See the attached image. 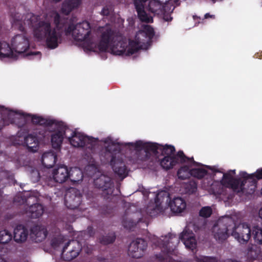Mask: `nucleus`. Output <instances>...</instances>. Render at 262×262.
<instances>
[{
    "label": "nucleus",
    "mask_w": 262,
    "mask_h": 262,
    "mask_svg": "<svg viewBox=\"0 0 262 262\" xmlns=\"http://www.w3.org/2000/svg\"><path fill=\"white\" fill-rule=\"evenodd\" d=\"M170 237H171V236H166L164 237L163 239L161 240V242H164V243H167L168 242H169L168 240H169V238H170V239H172V238H173Z\"/></svg>",
    "instance_id": "37998d69"
},
{
    "label": "nucleus",
    "mask_w": 262,
    "mask_h": 262,
    "mask_svg": "<svg viewBox=\"0 0 262 262\" xmlns=\"http://www.w3.org/2000/svg\"><path fill=\"white\" fill-rule=\"evenodd\" d=\"M147 0H134V5L138 12V17L141 20L146 21H150L151 17L146 15L144 16V14H145V11L142 10L143 4L145 3Z\"/></svg>",
    "instance_id": "393cba45"
},
{
    "label": "nucleus",
    "mask_w": 262,
    "mask_h": 262,
    "mask_svg": "<svg viewBox=\"0 0 262 262\" xmlns=\"http://www.w3.org/2000/svg\"><path fill=\"white\" fill-rule=\"evenodd\" d=\"M56 233L57 235H54L51 239V245L54 248L58 247L65 241V237L59 234V229L56 230Z\"/></svg>",
    "instance_id": "c756f323"
},
{
    "label": "nucleus",
    "mask_w": 262,
    "mask_h": 262,
    "mask_svg": "<svg viewBox=\"0 0 262 262\" xmlns=\"http://www.w3.org/2000/svg\"><path fill=\"white\" fill-rule=\"evenodd\" d=\"M205 18H214V15H210L209 13H206L204 16Z\"/></svg>",
    "instance_id": "c03bdc74"
},
{
    "label": "nucleus",
    "mask_w": 262,
    "mask_h": 262,
    "mask_svg": "<svg viewBox=\"0 0 262 262\" xmlns=\"http://www.w3.org/2000/svg\"><path fill=\"white\" fill-rule=\"evenodd\" d=\"M163 19L165 20V21H170L172 19V17L170 16V15L169 14H165V13H164L163 14Z\"/></svg>",
    "instance_id": "79ce46f5"
},
{
    "label": "nucleus",
    "mask_w": 262,
    "mask_h": 262,
    "mask_svg": "<svg viewBox=\"0 0 262 262\" xmlns=\"http://www.w3.org/2000/svg\"><path fill=\"white\" fill-rule=\"evenodd\" d=\"M212 210L210 207H203L200 211V215L203 217H208L212 214Z\"/></svg>",
    "instance_id": "c9c22d12"
},
{
    "label": "nucleus",
    "mask_w": 262,
    "mask_h": 262,
    "mask_svg": "<svg viewBox=\"0 0 262 262\" xmlns=\"http://www.w3.org/2000/svg\"><path fill=\"white\" fill-rule=\"evenodd\" d=\"M114 161H111L113 168L115 173L120 176L124 177L126 176V170L124 164L121 162H117L113 163Z\"/></svg>",
    "instance_id": "c85d7f7f"
},
{
    "label": "nucleus",
    "mask_w": 262,
    "mask_h": 262,
    "mask_svg": "<svg viewBox=\"0 0 262 262\" xmlns=\"http://www.w3.org/2000/svg\"><path fill=\"white\" fill-rule=\"evenodd\" d=\"M90 168H92L94 169L95 170L96 169V168L95 167H91V166H89L87 168H88V169H89Z\"/></svg>",
    "instance_id": "09e8293b"
},
{
    "label": "nucleus",
    "mask_w": 262,
    "mask_h": 262,
    "mask_svg": "<svg viewBox=\"0 0 262 262\" xmlns=\"http://www.w3.org/2000/svg\"><path fill=\"white\" fill-rule=\"evenodd\" d=\"M110 38L108 42V46L105 50L112 54L116 55H130L133 54V51L130 41L122 36H115L114 31L110 27Z\"/></svg>",
    "instance_id": "423d86ee"
},
{
    "label": "nucleus",
    "mask_w": 262,
    "mask_h": 262,
    "mask_svg": "<svg viewBox=\"0 0 262 262\" xmlns=\"http://www.w3.org/2000/svg\"><path fill=\"white\" fill-rule=\"evenodd\" d=\"M70 179L73 183H77L81 181L83 178V173L81 170L77 167L71 168L69 170Z\"/></svg>",
    "instance_id": "bb28decb"
},
{
    "label": "nucleus",
    "mask_w": 262,
    "mask_h": 262,
    "mask_svg": "<svg viewBox=\"0 0 262 262\" xmlns=\"http://www.w3.org/2000/svg\"><path fill=\"white\" fill-rule=\"evenodd\" d=\"M137 150L143 149L147 152L152 151L158 152V150H162V154L164 157L161 160L160 164L165 169L172 168L179 161L185 162L186 158L184 157L183 152H179L175 155L174 147L171 145H165L159 147L156 144L153 143H144L141 141H137L135 143H129Z\"/></svg>",
    "instance_id": "7ed1b4c3"
},
{
    "label": "nucleus",
    "mask_w": 262,
    "mask_h": 262,
    "mask_svg": "<svg viewBox=\"0 0 262 262\" xmlns=\"http://www.w3.org/2000/svg\"><path fill=\"white\" fill-rule=\"evenodd\" d=\"M0 262H8L6 259L0 257Z\"/></svg>",
    "instance_id": "de8ad7c7"
},
{
    "label": "nucleus",
    "mask_w": 262,
    "mask_h": 262,
    "mask_svg": "<svg viewBox=\"0 0 262 262\" xmlns=\"http://www.w3.org/2000/svg\"><path fill=\"white\" fill-rule=\"evenodd\" d=\"M12 238V235L8 230L4 229L0 231V244H7L11 241Z\"/></svg>",
    "instance_id": "2f4dec72"
},
{
    "label": "nucleus",
    "mask_w": 262,
    "mask_h": 262,
    "mask_svg": "<svg viewBox=\"0 0 262 262\" xmlns=\"http://www.w3.org/2000/svg\"><path fill=\"white\" fill-rule=\"evenodd\" d=\"M191 176V165L189 167L187 165H185L178 171V176L179 178L181 179L189 178Z\"/></svg>",
    "instance_id": "7c9ffc66"
},
{
    "label": "nucleus",
    "mask_w": 262,
    "mask_h": 262,
    "mask_svg": "<svg viewBox=\"0 0 262 262\" xmlns=\"http://www.w3.org/2000/svg\"><path fill=\"white\" fill-rule=\"evenodd\" d=\"M39 52L33 53L32 54V55H39Z\"/></svg>",
    "instance_id": "8fccbe9b"
},
{
    "label": "nucleus",
    "mask_w": 262,
    "mask_h": 262,
    "mask_svg": "<svg viewBox=\"0 0 262 262\" xmlns=\"http://www.w3.org/2000/svg\"><path fill=\"white\" fill-rule=\"evenodd\" d=\"M81 250V246L79 242L71 241L64 247L62 253L63 258L70 261L77 257Z\"/></svg>",
    "instance_id": "9b49d317"
},
{
    "label": "nucleus",
    "mask_w": 262,
    "mask_h": 262,
    "mask_svg": "<svg viewBox=\"0 0 262 262\" xmlns=\"http://www.w3.org/2000/svg\"><path fill=\"white\" fill-rule=\"evenodd\" d=\"M258 215L259 217L262 219V207L259 210Z\"/></svg>",
    "instance_id": "49530a36"
},
{
    "label": "nucleus",
    "mask_w": 262,
    "mask_h": 262,
    "mask_svg": "<svg viewBox=\"0 0 262 262\" xmlns=\"http://www.w3.org/2000/svg\"><path fill=\"white\" fill-rule=\"evenodd\" d=\"M148 0L146 1L145 3L143 4V8L142 10H144V11L145 12V14H144V16H146V15H147L148 16H149L151 17V20L150 21H146L141 20L140 18V19L142 21H145L147 23H150L152 21V17L148 14L147 13V10H149L151 12L153 13H157L160 14V12H162V8H164L165 9L166 6H163V4L165 3V2H167V0L165 1V2L163 0H150L148 7H146V3Z\"/></svg>",
    "instance_id": "ddd939ff"
},
{
    "label": "nucleus",
    "mask_w": 262,
    "mask_h": 262,
    "mask_svg": "<svg viewBox=\"0 0 262 262\" xmlns=\"http://www.w3.org/2000/svg\"><path fill=\"white\" fill-rule=\"evenodd\" d=\"M147 247V243L141 238L133 241L128 248V254L134 258H140L144 254Z\"/></svg>",
    "instance_id": "f8f14e48"
},
{
    "label": "nucleus",
    "mask_w": 262,
    "mask_h": 262,
    "mask_svg": "<svg viewBox=\"0 0 262 262\" xmlns=\"http://www.w3.org/2000/svg\"><path fill=\"white\" fill-rule=\"evenodd\" d=\"M81 202V196L77 190L73 188L67 192L65 203L68 208L75 209L80 205Z\"/></svg>",
    "instance_id": "4468645a"
},
{
    "label": "nucleus",
    "mask_w": 262,
    "mask_h": 262,
    "mask_svg": "<svg viewBox=\"0 0 262 262\" xmlns=\"http://www.w3.org/2000/svg\"><path fill=\"white\" fill-rule=\"evenodd\" d=\"M234 174L235 170L224 173L221 184L225 187L231 188L235 192H240L243 191L244 186L247 181L254 182L255 178L257 180L262 179V168L258 169L254 173L250 175L244 171L241 172L240 176L245 179L244 181L233 179V177Z\"/></svg>",
    "instance_id": "39448f33"
},
{
    "label": "nucleus",
    "mask_w": 262,
    "mask_h": 262,
    "mask_svg": "<svg viewBox=\"0 0 262 262\" xmlns=\"http://www.w3.org/2000/svg\"><path fill=\"white\" fill-rule=\"evenodd\" d=\"M71 145L74 147H82L86 145L90 141L88 137L84 136L80 133H76L71 137H69Z\"/></svg>",
    "instance_id": "a211bd4d"
},
{
    "label": "nucleus",
    "mask_w": 262,
    "mask_h": 262,
    "mask_svg": "<svg viewBox=\"0 0 262 262\" xmlns=\"http://www.w3.org/2000/svg\"><path fill=\"white\" fill-rule=\"evenodd\" d=\"M27 146L28 150L32 152H36L38 149L39 141L37 138L34 135H29L24 138L23 143Z\"/></svg>",
    "instance_id": "412c9836"
},
{
    "label": "nucleus",
    "mask_w": 262,
    "mask_h": 262,
    "mask_svg": "<svg viewBox=\"0 0 262 262\" xmlns=\"http://www.w3.org/2000/svg\"><path fill=\"white\" fill-rule=\"evenodd\" d=\"M196 262H217V259L214 257L199 255L195 257Z\"/></svg>",
    "instance_id": "f704fd0d"
},
{
    "label": "nucleus",
    "mask_w": 262,
    "mask_h": 262,
    "mask_svg": "<svg viewBox=\"0 0 262 262\" xmlns=\"http://www.w3.org/2000/svg\"><path fill=\"white\" fill-rule=\"evenodd\" d=\"M115 238V236L114 235H112L111 236L102 237L100 239V242L104 244H108L113 242Z\"/></svg>",
    "instance_id": "58836bf2"
},
{
    "label": "nucleus",
    "mask_w": 262,
    "mask_h": 262,
    "mask_svg": "<svg viewBox=\"0 0 262 262\" xmlns=\"http://www.w3.org/2000/svg\"><path fill=\"white\" fill-rule=\"evenodd\" d=\"M111 11L112 10L111 8L108 7H105L102 9L101 13L103 15H108L111 13Z\"/></svg>",
    "instance_id": "a19ab883"
},
{
    "label": "nucleus",
    "mask_w": 262,
    "mask_h": 262,
    "mask_svg": "<svg viewBox=\"0 0 262 262\" xmlns=\"http://www.w3.org/2000/svg\"><path fill=\"white\" fill-rule=\"evenodd\" d=\"M105 143L108 144L107 145H105V147L109 151L117 150V144L113 142L110 138L107 139L105 141Z\"/></svg>",
    "instance_id": "e433bc0d"
},
{
    "label": "nucleus",
    "mask_w": 262,
    "mask_h": 262,
    "mask_svg": "<svg viewBox=\"0 0 262 262\" xmlns=\"http://www.w3.org/2000/svg\"><path fill=\"white\" fill-rule=\"evenodd\" d=\"M231 235L240 244L247 243L251 236L250 225L245 222L239 223L234 226Z\"/></svg>",
    "instance_id": "9d476101"
},
{
    "label": "nucleus",
    "mask_w": 262,
    "mask_h": 262,
    "mask_svg": "<svg viewBox=\"0 0 262 262\" xmlns=\"http://www.w3.org/2000/svg\"><path fill=\"white\" fill-rule=\"evenodd\" d=\"M233 223L232 219L228 216L224 217L220 219L217 226L214 227L213 232L216 240L222 242L228 236V227Z\"/></svg>",
    "instance_id": "1a4fd4ad"
},
{
    "label": "nucleus",
    "mask_w": 262,
    "mask_h": 262,
    "mask_svg": "<svg viewBox=\"0 0 262 262\" xmlns=\"http://www.w3.org/2000/svg\"><path fill=\"white\" fill-rule=\"evenodd\" d=\"M110 26L107 25L93 32L87 21L72 24L65 28L66 35H71L75 41L81 43L85 50L94 52L106 50L110 38Z\"/></svg>",
    "instance_id": "f03ea898"
},
{
    "label": "nucleus",
    "mask_w": 262,
    "mask_h": 262,
    "mask_svg": "<svg viewBox=\"0 0 262 262\" xmlns=\"http://www.w3.org/2000/svg\"><path fill=\"white\" fill-rule=\"evenodd\" d=\"M169 207L172 212L180 213L186 209V203L181 197H176L170 201L168 193L165 191H162L157 193L155 203L150 205L148 209L154 211V212H150L151 215H155L160 213H165L168 210Z\"/></svg>",
    "instance_id": "20e7f679"
},
{
    "label": "nucleus",
    "mask_w": 262,
    "mask_h": 262,
    "mask_svg": "<svg viewBox=\"0 0 262 262\" xmlns=\"http://www.w3.org/2000/svg\"><path fill=\"white\" fill-rule=\"evenodd\" d=\"M56 161V155L52 152H46L42 156V163L48 168L53 166Z\"/></svg>",
    "instance_id": "a878e982"
},
{
    "label": "nucleus",
    "mask_w": 262,
    "mask_h": 262,
    "mask_svg": "<svg viewBox=\"0 0 262 262\" xmlns=\"http://www.w3.org/2000/svg\"><path fill=\"white\" fill-rule=\"evenodd\" d=\"M165 244V243H163H163H160L159 242H158V245H163V246H164Z\"/></svg>",
    "instance_id": "3c124183"
},
{
    "label": "nucleus",
    "mask_w": 262,
    "mask_h": 262,
    "mask_svg": "<svg viewBox=\"0 0 262 262\" xmlns=\"http://www.w3.org/2000/svg\"><path fill=\"white\" fill-rule=\"evenodd\" d=\"M27 212L32 217L37 218L43 214V207L41 204H36L31 206Z\"/></svg>",
    "instance_id": "cd10ccee"
},
{
    "label": "nucleus",
    "mask_w": 262,
    "mask_h": 262,
    "mask_svg": "<svg viewBox=\"0 0 262 262\" xmlns=\"http://www.w3.org/2000/svg\"><path fill=\"white\" fill-rule=\"evenodd\" d=\"M14 201H15V202H16V201H17L16 197L14 199Z\"/></svg>",
    "instance_id": "603ef678"
},
{
    "label": "nucleus",
    "mask_w": 262,
    "mask_h": 262,
    "mask_svg": "<svg viewBox=\"0 0 262 262\" xmlns=\"http://www.w3.org/2000/svg\"><path fill=\"white\" fill-rule=\"evenodd\" d=\"M15 56L9 45L5 41L0 42V59L14 58Z\"/></svg>",
    "instance_id": "4be33fe9"
},
{
    "label": "nucleus",
    "mask_w": 262,
    "mask_h": 262,
    "mask_svg": "<svg viewBox=\"0 0 262 262\" xmlns=\"http://www.w3.org/2000/svg\"><path fill=\"white\" fill-rule=\"evenodd\" d=\"M48 233L47 229L43 226H35L31 230V236L35 242H41L44 241Z\"/></svg>",
    "instance_id": "f3484780"
},
{
    "label": "nucleus",
    "mask_w": 262,
    "mask_h": 262,
    "mask_svg": "<svg viewBox=\"0 0 262 262\" xmlns=\"http://www.w3.org/2000/svg\"><path fill=\"white\" fill-rule=\"evenodd\" d=\"M31 117V119L32 121L35 124H50L51 121H48L45 120L44 118L37 116V115H29Z\"/></svg>",
    "instance_id": "72a5a7b5"
},
{
    "label": "nucleus",
    "mask_w": 262,
    "mask_h": 262,
    "mask_svg": "<svg viewBox=\"0 0 262 262\" xmlns=\"http://www.w3.org/2000/svg\"><path fill=\"white\" fill-rule=\"evenodd\" d=\"M154 35L153 29L150 26L144 25L143 30L136 35L134 40L129 41L133 53H134L139 49H146Z\"/></svg>",
    "instance_id": "0eeeda50"
},
{
    "label": "nucleus",
    "mask_w": 262,
    "mask_h": 262,
    "mask_svg": "<svg viewBox=\"0 0 262 262\" xmlns=\"http://www.w3.org/2000/svg\"><path fill=\"white\" fill-rule=\"evenodd\" d=\"M12 25L21 32L14 35L11 40L13 49L18 53L25 52L30 46L29 38L25 32L27 26L32 28L35 39L39 41L45 40L47 46L51 49L56 48L61 42L59 30L63 27V23L56 11H50L41 16L31 13L24 16L17 13L12 16Z\"/></svg>",
    "instance_id": "f257e3e1"
},
{
    "label": "nucleus",
    "mask_w": 262,
    "mask_h": 262,
    "mask_svg": "<svg viewBox=\"0 0 262 262\" xmlns=\"http://www.w3.org/2000/svg\"><path fill=\"white\" fill-rule=\"evenodd\" d=\"M28 231L23 225H18L14 230V239L18 243L25 242L28 237Z\"/></svg>",
    "instance_id": "aec40b11"
},
{
    "label": "nucleus",
    "mask_w": 262,
    "mask_h": 262,
    "mask_svg": "<svg viewBox=\"0 0 262 262\" xmlns=\"http://www.w3.org/2000/svg\"><path fill=\"white\" fill-rule=\"evenodd\" d=\"M253 236L255 243L262 244V228L255 227L253 229Z\"/></svg>",
    "instance_id": "473e14b6"
},
{
    "label": "nucleus",
    "mask_w": 262,
    "mask_h": 262,
    "mask_svg": "<svg viewBox=\"0 0 262 262\" xmlns=\"http://www.w3.org/2000/svg\"><path fill=\"white\" fill-rule=\"evenodd\" d=\"M82 4V0H65L61 6V12L68 15L75 9L78 8Z\"/></svg>",
    "instance_id": "6ab92c4d"
},
{
    "label": "nucleus",
    "mask_w": 262,
    "mask_h": 262,
    "mask_svg": "<svg viewBox=\"0 0 262 262\" xmlns=\"http://www.w3.org/2000/svg\"><path fill=\"white\" fill-rule=\"evenodd\" d=\"M180 238L186 247L193 250L196 246V240L194 233L188 229H185L180 235Z\"/></svg>",
    "instance_id": "dca6fc26"
},
{
    "label": "nucleus",
    "mask_w": 262,
    "mask_h": 262,
    "mask_svg": "<svg viewBox=\"0 0 262 262\" xmlns=\"http://www.w3.org/2000/svg\"><path fill=\"white\" fill-rule=\"evenodd\" d=\"M31 178L33 182H37L40 178L38 171L37 170H33L31 172Z\"/></svg>",
    "instance_id": "ea45409f"
},
{
    "label": "nucleus",
    "mask_w": 262,
    "mask_h": 262,
    "mask_svg": "<svg viewBox=\"0 0 262 262\" xmlns=\"http://www.w3.org/2000/svg\"><path fill=\"white\" fill-rule=\"evenodd\" d=\"M95 183L97 187L102 188L104 191L108 189V191L112 192L111 188L112 184L109 177L104 175H101L99 178L95 180Z\"/></svg>",
    "instance_id": "5701e85b"
},
{
    "label": "nucleus",
    "mask_w": 262,
    "mask_h": 262,
    "mask_svg": "<svg viewBox=\"0 0 262 262\" xmlns=\"http://www.w3.org/2000/svg\"><path fill=\"white\" fill-rule=\"evenodd\" d=\"M254 247L250 248L247 253V256L251 259H255L258 258V251L254 249Z\"/></svg>",
    "instance_id": "4c0bfd02"
},
{
    "label": "nucleus",
    "mask_w": 262,
    "mask_h": 262,
    "mask_svg": "<svg viewBox=\"0 0 262 262\" xmlns=\"http://www.w3.org/2000/svg\"><path fill=\"white\" fill-rule=\"evenodd\" d=\"M22 202L24 203V199H22Z\"/></svg>",
    "instance_id": "864d4df0"
},
{
    "label": "nucleus",
    "mask_w": 262,
    "mask_h": 262,
    "mask_svg": "<svg viewBox=\"0 0 262 262\" xmlns=\"http://www.w3.org/2000/svg\"><path fill=\"white\" fill-rule=\"evenodd\" d=\"M0 177L1 178H4V177H7V173L5 171H2L0 172Z\"/></svg>",
    "instance_id": "a18cd8bd"
},
{
    "label": "nucleus",
    "mask_w": 262,
    "mask_h": 262,
    "mask_svg": "<svg viewBox=\"0 0 262 262\" xmlns=\"http://www.w3.org/2000/svg\"><path fill=\"white\" fill-rule=\"evenodd\" d=\"M189 160L191 163V176L199 179L204 177L206 174V170L203 167L198 166L194 161L191 160Z\"/></svg>",
    "instance_id": "b1692460"
},
{
    "label": "nucleus",
    "mask_w": 262,
    "mask_h": 262,
    "mask_svg": "<svg viewBox=\"0 0 262 262\" xmlns=\"http://www.w3.org/2000/svg\"><path fill=\"white\" fill-rule=\"evenodd\" d=\"M71 131L67 128L61 127L59 129L54 132L51 135V143L54 148L58 149L60 147L63 139Z\"/></svg>",
    "instance_id": "2eb2a0df"
},
{
    "label": "nucleus",
    "mask_w": 262,
    "mask_h": 262,
    "mask_svg": "<svg viewBox=\"0 0 262 262\" xmlns=\"http://www.w3.org/2000/svg\"><path fill=\"white\" fill-rule=\"evenodd\" d=\"M69 169L66 166H58L52 170L51 175L46 179V183L50 186L55 185L56 183H62L69 179Z\"/></svg>",
    "instance_id": "6e6552de"
}]
</instances>
